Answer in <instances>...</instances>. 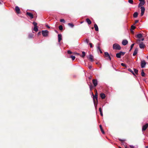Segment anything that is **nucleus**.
Returning a JSON list of instances; mask_svg holds the SVG:
<instances>
[{"mask_svg":"<svg viewBox=\"0 0 148 148\" xmlns=\"http://www.w3.org/2000/svg\"><path fill=\"white\" fill-rule=\"evenodd\" d=\"M92 95L93 96V100L95 107H97L98 103V95L93 94L92 92Z\"/></svg>","mask_w":148,"mask_h":148,"instance_id":"f257e3e1","label":"nucleus"},{"mask_svg":"<svg viewBox=\"0 0 148 148\" xmlns=\"http://www.w3.org/2000/svg\"><path fill=\"white\" fill-rule=\"evenodd\" d=\"M113 48L114 49L120 50L121 49L120 46L117 43H114L113 45Z\"/></svg>","mask_w":148,"mask_h":148,"instance_id":"f03ea898","label":"nucleus"},{"mask_svg":"<svg viewBox=\"0 0 148 148\" xmlns=\"http://www.w3.org/2000/svg\"><path fill=\"white\" fill-rule=\"evenodd\" d=\"M42 32L43 36L47 37L48 35L49 32L47 30H42Z\"/></svg>","mask_w":148,"mask_h":148,"instance_id":"7ed1b4c3","label":"nucleus"},{"mask_svg":"<svg viewBox=\"0 0 148 148\" xmlns=\"http://www.w3.org/2000/svg\"><path fill=\"white\" fill-rule=\"evenodd\" d=\"M104 56L106 58L107 60L109 59L110 60H111V57L108 52H105L104 53Z\"/></svg>","mask_w":148,"mask_h":148,"instance_id":"20e7f679","label":"nucleus"},{"mask_svg":"<svg viewBox=\"0 0 148 148\" xmlns=\"http://www.w3.org/2000/svg\"><path fill=\"white\" fill-rule=\"evenodd\" d=\"M140 8L141 10V13L140 14V15L141 16H142L144 14L145 10V8L143 6H141Z\"/></svg>","mask_w":148,"mask_h":148,"instance_id":"39448f33","label":"nucleus"},{"mask_svg":"<svg viewBox=\"0 0 148 148\" xmlns=\"http://www.w3.org/2000/svg\"><path fill=\"white\" fill-rule=\"evenodd\" d=\"M139 44V47L140 49H144L145 46V45L144 44L143 42H140Z\"/></svg>","mask_w":148,"mask_h":148,"instance_id":"423d86ee","label":"nucleus"},{"mask_svg":"<svg viewBox=\"0 0 148 148\" xmlns=\"http://www.w3.org/2000/svg\"><path fill=\"white\" fill-rule=\"evenodd\" d=\"M146 64V63L144 60H143L141 62V66L142 68L145 67Z\"/></svg>","mask_w":148,"mask_h":148,"instance_id":"0eeeda50","label":"nucleus"},{"mask_svg":"<svg viewBox=\"0 0 148 148\" xmlns=\"http://www.w3.org/2000/svg\"><path fill=\"white\" fill-rule=\"evenodd\" d=\"M15 10L17 14H19L21 13L20 9L18 6L15 7Z\"/></svg>","mask_w":148,"mask_h":148,"instance_id":"6e6552de","label":"nucleus"},{"mask_svg":"<svg viewBox=\"0 0 148 148\" xmlns=\"http://www.w3.org/2000/svg\"><path fill=\"white\" fill-rule=\"evenodd\" d=\"M148 127V124L146 123L142 127V130L143 131L145 130Z\"/></svg>","mask_w":148,"mask_h":148,"instance_id":"1a4fd4ad","label":"nucleus"},{"mask_svg":"<svg viewBox=\"0 0 148 148\" xmlns=\"http://www.w3.org/2000/svg\"><path fill=\"white\" fill-rule=\"evenodd\" d=\"M128 43V41L126 40H123L122 42V44L124 46L126 45H127Z\"/></svg>","mask_w":148,"mask_h":148,"instance_id":"9d476101","label":"nucleus"},{"mask_svg":"<svg viewBox=\"0 0 148 148\" xmlns=\"http://www.w3.org/2000/svg\"><path fill=\"white\" fill-rule=\"evenodd\" d=\"M92 83L95 86H96L97 85V80L96 79H93Z\"/></svg>","mask_w":148,"mask_h":148,"instance_id":"9b49d317","label":"nucleus"},{"mask_svg":"<svg viewBox=\"0 0 148 148\" xmlns=\"http://www.w3.org/2000/svg\"><path fill=\"white\" fill-rule=\"evenodd\" d=\"M26 15L29 16L31 19H32L34 18L33 14L31 13L27 12L26 13Z\"/></svg>","mask_w":148,"mask_h":148,"instance_id":"f8f14e48","label":"nucleus"},{"mask_svg":"<svg viewBox=\"0 0 148 148\" xmlns=\"http://www.w3.org/2000/svg\"><path fill=\"white\" fill-rule=\"evenodd\" d=\"M145 3V1H140V3L139 4L138 7H140L142 6H143L144 5Z\"/></svg>","mask_w":148,"mask_h":148,"instance_id":"ddd939ff","label":"nucleus"},{"mask_svg":"<svg viewBox=\"0 0 148 148\" xmlns=\"http://www.w3.org/2000/svg\"><path fill=\"white\" fill-rule=\"evenodd\" d=\"M138 48H136L135 49L134 51V53H133V56H136L137 53L138 51Z\"/></svg>","mask_w":148,"mask_h":148,"instance_id":"4468645a","label":"nucleus"},{"mask_svg":"<svg viewBox=\"0 0 148 148\" xmlns=\"http://www.w3.org/2000/svg\"><path fill=\"white\" fill-rule=\"evenodd\" d=\"M100 96L102 99H103L105 98L106 95L105 94L101 93L100 94Z\"/></svg>","mask_w":148,"mask_h":148,"instance_id":"2eb2a0df","label":"nucleus"},{"mask_svg":"<svg viewBox=\"0 0 148 148\" xmlns=\"http://www.w3.org/2000/svg\"><path fill=\"white\" fill-rule=\"evenodd\" d=\"M136 37L140 39L143 37V35L141 34H138L136 35Z\"/></svg>","mask_w":148,"mask_h":148,"instance_id":"dca6fc26","label":"nucleus"},{"mask_svg":"<svg viewBox=\"0 0 148 148\" xmlns=\"http://www.w3.org/2000/svg\"><path fill=\"white\" fill-rule=\"evenodd\" d=\"M58 41L60 42L62 39V36L61 34H59L58 35Z\"/></svg>","mask_w":148,"mask_h":148,"instance_id":"f3484780","label":"nucleus"},{"mask_svg":"<svg viewBox=\"0 0 148 148\" xmlns=\"http://www.w3.org/2000/svg\"><path fill=\"white\" fill-rule=\"evenodd\" d=\"M86 21L87 22L88 25H90L91 23V21L88 18H87L86 20Z\"/></svg>","mask_w":148,"mask_h":148,"instance_id":"a211bd4d","label":"nucleus"},{"mask_svg":"<svg viewBox=\"0 0 148 148\" xmlns=\"http://www.w3.org/2000/svg\"><path fill=\"white\" fill-rule=\"evenodd\" d=\"M34 34L33 33H30L28 35V38H31L33 37Z\"/></svg>","mask_w":148,"mask_h":148,"instance_id":"6ab92c4d","label":"nucleus"},{"mask_svg":"<svg viewBox=\"0 0 148 148\" xmlns=\"http://www.w3.org/2000/svg\"><path fill=\"white\" fill-rule=\"evenodd\" d=\"M144 40V38H142L141 39H138L137 40L136 42L137 44H139L141 40L142 41H143Z\"/></svg>","mask_w":148,"mask_h":148,"instance_id":"aec40b11","label":"nucleus"},{"mask_svg":"<svg viewBox=\"0 0 148 148\" xmlns=\"http://www.w3.org/2000/svg\"><path fill=\"white\" fill-rule=\"evenodd\" d=\"M94 27L95 28V29L96 31H98L99 30L98 27L97 25L96 24H95L94 25Z\"/></svg>","mask_w":148,"mask_h":148,"instance_id":"412c9836","label":"nucleus"},{"mask_svg":"<svg viewBox=\"0 0 148 148\" xmlns=\"http://www.w3.org/2000/svg\"><path fill=\"white\" fill-rule=\"evenodd\" d=\"M93 57L91 54L89 55V59L90 60L91 62H93Z\"/></svg>","mask_w":148,"mask_h":148,"instance_id":"4be33fe9","label":"nucleus"},{"mask_svg":"<svg viewBox=\"0 0 148 148\" xmlns=\"http://www.w3.org/2000/svg\"><path fill=\"white\" fill-rule=\"evenodd\" d=\"M99 127H100V130L101 132H102V133L103 134H105V132H104L102 127V125H99Z\"/></svg>","mask_w":148,"mask_h":148,"instance_id":"5701e85b","label":"nucleus"},{"mask_svg":"<svg viewBox=\"0 0 148 148\" xmlns=\"http://www.w3.org/2000/svg\"><path fill=\"white\" fill-rule=\"evenodd\" d=\"M138 14L137 12H134L133 14V16L134 18H136L138 16Z\"/></svg>","mask_w":148,"mask_h":148,"instance_id":"b1692460","label":"nucleus"},{"mask_svg":"<svg viewBox=\"0 0 148 148\" xmlns=\"http://www.w3.org/2000/svg\"><path fill=\"white\" fill-rule=\"evenodd\" d=\"M116 57L118 58H120L121 57V56L120 53H117L116 54Z\"/></svg>","mask_w":148,"mask_h":148,"instance_id":"393cba45","label":"nucleus"},{"mask_svg":"<svg viewBox=\"0 0 148 148\" xmlns=\"http://www.w3.org/2000/svg\"><path fill=\"white\" fill-rule=\"evenodd\" d=\"M33 30L35 32H37L38 30L37 26L34 27L33 28Z\"/></svg>","mask_w":148,"mask_h":148,"instance_id":"a878e982","label":"nucleus"},{"mask_svg":"<svg viewBox=\"0 0 148 148\" xmlns=\"http://www.w3.org/2000/svg\"><path fill=\"white\" fill-rule=\"evenodd\" d=\"M82 55H80V56L84 58V57L86 55L84 51L82 52Z\"/></svg>","mask_w":148,"mask_h":148,"instance_id":"bb28decb","label":"nucleus"},{"mask_svg":"<svg viewBox=\"0 0 148 148\" xmlns=\"http://www.w3.org/2000/svg\"><path fill=\"white\" fill-rule=\"evenodd\" d=\"M128 71L131 72L133 75H135V73L133 71L130 69H129Z\"/></svg>","mask_w":148,"mask_h":148,"instance_id":"cd10ccee","label":"nucleus"},{"mask_svg":"<svg viewBox=\"0 0 148 148\" xmlns=\"http://www.w3.org/2000/svg\"><path fill=\"white\" fill-rule=\"evenodd\" d=\"M141 74L142 76L143 77H144L145 76V74L143 69L142 70Z\"/></svg>","mask_w":148,"mask_h":148,"instance_id":"c85d7f7f","label":"nucleus"},{"mask_svg":"<svg viewBox=\"0 0 148 148\" xmlns=\"http://www.w3.org/2000/svg\"><path fill=\"white\" fill-rule=\"evenodd\" d=\"M133 69L134 70L135 73L136 75H138V70L135 69Z\"/></svg>","mask_w":148,"mask_h":148,"instance_id":"c756f323","label":"nucleus"},{"mask_svg":"<svg viewBox=\"0 0 148 148\" xmlns=\"http://www.w3.org/2000/svg\"><path fill=\"white\" fill-rule=\"evenodd\" d=\"M68 25L69 26H70L71 27H73L74 26V25H73V24L71 23H68Z\"/></svg>","mask_w":148,"mask_h":148,"instance_id":"7c9ffc66","label":"nucleus"},{"mask_svg":"<svg viewBox=\"0 0 148 148\" xmlns=\"http://www.w3.org/2000/svg\"><path fill=\"white\" fill-rule=\"evenodd\" d=\"M59 29L60 30H62L63 29V27L62 25H60L59 27Z\"/></svg>","mask_w":148,"mask_h":148,"instance_id":"2f4dec72","label":"nucleus"},{"mask_svg":"<svg viewBox=\"0 0 148 148\" xmlns=\"http://www.w3.org/2000/svg\"><path fill=\"white\" fill-rule=\"evenodd\" d=\"M32 24L34 25V27L37 26V23L35 22H33L32 23Z\"/></svg>","mask_w":148,"mask_h":148,"instance_id":"473e14b6","label":"nucleus"},{"mask_svg":"<svg viewBox=\"0 0 148 148\" xmlns=\"http://www.w3.org/2000/svg\"><path fill=\"white\" fill-rule=\"evenodd\" d=\"M71 58H72V60H73L75 59V57L74 56H70Z\"/></svg>","mask_w":148,"mask_h":148,"instance_id":"72a5a7b5","label":"nucleus"},{"mask_svg":"<svg viewBox=\"0 0 148 148\" xmlns=\"http://www.w3.org/2000/svg\"><path fill=\"white\" fill-rule=\"evenodd\" d=\"M136 28V27L134 25H132L131 26V29L132 30Z\"/></svg>","mask_w":148,"mask_h":148,"instance_id":"f704fd0d","label":"nucleus"},{"mask_svg":"<svg viewBox=\"0 0 148 148\" xmlns=\"http://www.w3.org/2000/svg\"><path fill=\"white\" fill-rule=\"evenodd\" d=\"M119 53H120L121 56V55L123 56L125 53V52H121V51H120Z\"/></svg>","mask_w":148,"mask_h":148,"instance_id":"c9c22d12","label":"nucleus"},{"mask_svg":"<svg viewBox=\"0 0 148 148\" xmlns=\"http://www.w3.org/2000/svg\"><path fill=\"white\" fill-rule=\"evenodd\" d=\"M128 2L131 4H133V0H128Z\"/></svg>","mask_w":148,"mask_h":148,"instance_id":"e433bc0d","label":"nucleus"},{"mask_svg":"<svg viewBox=\"0 0 148 148\" xmlns=\"http://www.w3.org/2000/svg\"><path fill=\"white\" fill-rule=\"evenodd\" d=\"M60 21L61 22H63L64 23L65 22V21L64 19H61L60 20Z\"/></svg>","mask_w":148,"mask_h":148,"instance_id":"4c0bfd02","label":"nucleus"},{"mask_svg":"<svg viewBox=\"0 0 148 148\" xmlns=\"http://www.w3.org/2000/svg\"><path fill=\"white\" fill-rule=\"evenodd\" d=\"M134 43H133L130 46L131 49H132L134 45Z\"/></svg>","mask_w":148,"mask_h":148,"instance_id":"58836bf2","label":"nucleus"},{"mask_svg":"<svg viewBox=\"0 0 148 148\" xmlns=\"http://www.w3.org/2000/svg\"><path fill=\"white\" fill-rule=\"evenodd\" d=\"M67 53L69 54H71L72 53V52L71 51L68 50L67 51Z\"/></svg>","mask_w":148,"mask_h":148,"instance_id":"ea45409f","label":"nucleus"},{"mask_svg":"<svg viewBox=\"0 0 148 148\" xmlns=\"http://www.w3.org/2000/svg\"><path fill=\"white\" fill-rule=\"evenodd\" d=\"M94 91L95 92V95H98L97 90H96V89H95Z\"/></svg>","mask_w":148,"mask_h":148,"instance_id":"a19ab883","label":"nucleus"},{"mask_svg":"<svg viewBox=\"0 0 148 148\" xmlns=\"http://www.w3.org/2000/svg\"><path fill=\"white\" fill-rule=\"evenodd\" d=\"M119 141H121L122 143H123L124 141L125 140H123L121 139H119Z\"/></svg>","mask_w":148,"mask_h":148,"instance_id":"79ce46f5","label":"nucleus"},{"mask_svg":"<svg viewBox=\"0 0 148 148\" xmlns=\"http://www.w3.org/2000/svg\"><path fill=\"white\" fill-rule=\"evenodd\" d=\"M89 44L90 45V47L91 48H92V47H93L92 44V43H90Z\"/></svg>","mask_w":148,"mask_h":148,"instance_id":"37998d69","label":"nucleus"},{"mask_svg":"<svg viewBox=\"0 0 148 148\" xmlns=\"http://www.w3.org/2000/svg\"><path fill=\"white\" fill-rule=\"evenodd\" d=\"M121 65L123 66H126V65L123 63H122L121 64Z\"/></svg>","mask_w":148,"mask_h":148,"instance_id":"c03bdc74","label":"nucleus"},{"mask_svg":"<svg viewBox=\"0 0 148 148\" xmlns=\"http://www.w3.org/2000/svg\"><path fill=\"white\" fill-rule=\"evenodd\" d=\"M99 111L100 112H102V109H101V108H99Z\"/></svg>","mask_w":148,"mask_h":148,"instance_id":"a18cd8bd","label":"nucleus"},{"mask_svg":"<svg viewBox=\"0 0 148 148\" xmlns=\"http://www.w3.org/2000/svg\"><path fill=\"white\" fill-rule=\"evenodd\" d=\"M86 41L87 43H88L89 42V40L88 39H86Z\"/></svg>","mask_w":148,"mask_h":148,"instance_id":"49530a36","label":"nucleus"},{"mask_svg":"<svg viewBox=\"0 0 148 148\" xmlns=\"http://www.w3.org/2000/svg\"><path fill=\"white\" fill-rule=\"evenodd\" d=\"M139 21L138 20H136L135 21V23L136 24Z\"/></svg>","mask_w":148,"mask_h":148,"instance_id":"de8ad7c7","label":"nucleus"},{"mask_svg":"<svg viewBox=\"0 0 148 148\" xmlns=\"http://www.w3.org/2000/svg\"><path fill=\"white\" fill-rule=\"evenodd\" d=\"M100 112V114H101V116H103V114L102 112Z\"/></svg>","mask_w":148,"mask_h":148,"instance_id":"09e8293b","label":"nucleus"},{"mask_svg":"<svg viewBox=\"0 0 148 148\" xmlns=\"http://www.w3.org/2000/svg\"><path fill=\"white\" fill-rule=\"evenodd\" d=\"M97 48L98 50H99V49H101L99 46H98L97 47Z\"/></svg>","mask_w":148,"mask_h":148,"instance_id":"8fccbe9b","label":"nucleus"},{"mask_svg":"<svg viewBox=\"0 0 148 148\" xmlns=\"http://www.w3.org/2000/svg\"><path fill=\"white\" fill-rule=\"evenodd\" d=\"M41 34V32H38V36L40 35Z\"/></svg>","mask_w":148,"mask_h":148,"instance_id":"3c124183","label":"nucleus"},{"mask_svg":"<svg viewBox=\"0 0 148 148\" xmlns=\"http://www.w3.org/2000/svg\"><path fill=\"white\" fill-rule=\"evenodd\" d=\"M46 26L48 28H50V27L49 25H46Z\"/></svg>","mask_w":148,"mask_h":148,"instance_id":"603ef678","label":"nucleus"},{"mask_svg":"<svg viewBox=\"0 0 148 148\" xmlns=\"http://www.w3.org/2000/svg\"><path fill=\"white\" fill-rule=\"evenodd\" d=\"M88 68L89 69H91L92 68V66H89L88 67Z\"/></svg>","mask_w":148,"mask_h":148,"instance_id":"864d4df0","label":"nucleus"},{"mask_svg":"<svg viewBox=\"0 0 148 148\" xmlns=\"http://www.w3.org/2000/svg\"><path fill=\"white\" fill-rule=\"evenodd\" d=\"M130 147L131 148H134V147L133 146L130 145Z\"/></svg>","mask_w":148,"mask_h":148,"instance_id":"5fc2aeb1","label":"nucleus"},{"mask_svg":"<svg viewBox=\"0 0 148 148\" xmlns=\"http://www.w3.org/2000/svg\"><path fill=\"white\" fill-rule=\"evenodd\" d=\"M90 90H92V86H90Z\"/></svg>","mask_w":148,"mask_h":148,"instance_id":"6e6d98bb","label":"nucleus"},{"mask_svg":"<svg viewBox=\"0 0 148 148\" xmlns=\"http://www.w3.org/2000/svg\"><path fill=\"white\" fill-rule=\"evenodd\" d=\"M74 54H77V55H80L79 53H74Z\"/></svg>","mask_w":148,"mask_h":148,"instance_id":"4d7b16f0","label":"nucleus"},{"mask_svg":"<svg viewBox=\"0 0 148 148\" xmlns=\"http://www.w3.org/2000/svg\"><path fill=\"white\" fill-rule=\"evenodd\" d=\"M99 51H100V53H102V51H101V49H99Z\"/></svg>","mask_w":148,"mask_h":148,"instance_id":"13d9d810","label":"nucleus"},{"mask_svg":"<svg viewBox=\"0 0 148 148\" xmlns=\"http://www.w3.org/2000/svg\"><path fill=\"white\" fill-rule=\"evenodd\" d=\"M140 1H144L145 0H139Z\"/></svg>","mask_w":148,"mask_h":148,"instance_id":"bf43d9fd","label":"nucleus"},{"mask_svg":"<svg viewBox=\"0 0 148 148\" xmlns=\"http://www.w3.org/2000/svg\"><path fill=\"white\" fill-rule=\"evenodd\" d=\"M100 45V43H99L98 44V46H99V45Z\"/></svg>","mask_w":148,"mask_h":148,"instance_id":"052dcab7","label":"nucleus"},{"mask_svg":"<svg viewBox=\"0 0 148 148\" xmlns=\"http://www.w3.org/2000/svg\"><path fill=\"white\" fill-rule=\"evenodd\" d=\"M145 148H148V146H146L145 147Z\"/></svg>","mask_w":148,"mask_h":148,"instance_id":"680f3d73","label":"nucleus"},{"mask_svg":"<svg viewBox=\"0 0 148 148\" xmlns=\"http://www.w3.org/2000/svg\"><path fill=\"white\" fill-rule=\"evenodd\" d=\"M147 58L148 59V56L147 57Z\"/></svg>","mask_w":148,"mask_h":148,"instance_id":"e2e57ef3","label":"nucleus"},{"mask_svg":"<svg viewBox=\"0 0 148 148\" xmlns=\"http://www.w3.org/2000/svg\"><path fill=\"white\" fill-rule=\"evenodd\" d=\"M132 49H130V50H129V51H131V50Z\"/></svg>","mask_w":148,"mask_h":148,"instance_id":"0e129e2a","label":"nucleus"},{"mask_svg":"<svg viewBox=\"0 0 148 148\" xmlns=\"http://www.w3.org/2000/svg\"><path fill=\"white\" fill-rule=\"evenodd\" d=\"M93 28H93V27H92V29H93Z\"/></svg>","mask_w":148,"mask_h":148,"instance_id":"69168bd1","label":"nucleus"},{"mask_svg":"<svg viewBox=\"0 0 148 148\" xmlns=\"http://www.w3.org/2000/svg\"><path fill=\"white\" fill-rule=\"evenodd\" d=\"M131 32H132V33H133V31H131Z\"/></svg>","mask_w":148,"mask_h":148,"instance_id":"338daca9","label":"nucleus"},{"mask_svg":"<svg viewBox=\"0 0 148 148\" xmlns=\"http://www.w3.org/2000/svg\"><path fill=\"white\" fill-rule=\"evenodd\" d=\"M119 148H122L121 147H119Z\"/></svg>","mask_w":148,"mask_h":148,"instance_id":"774afa93","label":"nucleus"}]
</instances>
